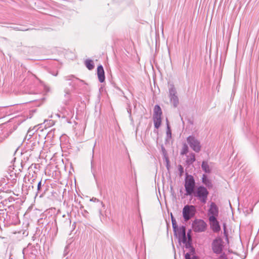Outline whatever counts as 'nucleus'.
Returning <instances> with one entry per match:
<instances>
[{
	"instance_id": "1",
	"label": "nucleus",
	"mask_w": 259,
	"mask_h": 259,
	"mask_svg": "<svg viewBox=\"0 0 259 259\" xmlns=\"http://www.w3.org/2000/svg\"><path fill=\"white\" fill-rule=\"evenodd\" d=\"M186 195H193L202 204L206 203L209 192L204 186H199L195 188V181L194 177L187 173L186 174L184 184Z\"/></svg>"
},
{
	"instance_id": "2",
	"label": "nucleus",
	"mask_w": 259,
	"mask_h": 259,
	"mask_svg": "<svg viewBox=\"0 0 259 259\" xmlns=\"http://www.w3.org/2000/svg\"><path fill=\"white\" fill-rule=\"evenodd\" d=\"M39 247L38 243L34 245L29 243L27 246L23 249L24 259H36Z\"/></svg>"
},
{
	"instance_id": "3",
	"label": "nucleus",
	"mask_w": 259,
	"mask_h": 259,
	"mask_svg": "<svg viewBox=\"0 0 259 259\" xmlns=\"http://www.w3.org/2000/svg\"><path fill=\"white\" fill-rule=\"evenodd\" d=\"M195 206L193 205H186L183 209V217L185 222H187L193 218L196 213Z\"/></svg>"
},
{
	"instance_id": "4",
	"label": "nucleus",
	"mask_w": 259,
	"mask_h": 259,
	"mask_svg": "<svg viewBox=\"0 0 259 259\" xmlns=\"http://www.w3.org/2000/svg\"><path fill=\"white\" fill-rule=\"evenodd\" d=\"M162 114V112L160 107L158 105H156L154 108L153 119L154 127L156 129H158L161 125Z\"/></svg>"
},
{
	"instance_id": "5",
	"label": "nucleus",
	"mask_w": 259,
	"mask_h": 259,
	"mask_svg": "<svg viewBox=\"0 0 259 259\" xmlns=\"http://www.w3.org/2000/svg\"><path fill=\"white\" fill-rule=\"evenodd\" d=\"M3 220L6 222V224L9 226L12 225H16L20 222L18 213L16 212H7L6 213V217H4Z\"/></svg>"
},
{
	"instance_id": "6",
	"label": "nucleus",
	"mask_w": 259,
	"mask_h": 259,
	"mask_svg": "<svg viewBox=\"0 0 259 259\" xmlns=\"http://www.w3.org/2000/svg\"><path fill=\"white\" fill-rule=\"evenodd\" d=\"M192 227L195 232H204L207 228V224L202 219H195L192 224Z\"/></svg>"
},
{
	"instance_id": "7",
	"label": "nucleus",
	"mask_w": 259,
	"mask_h": 259,
	"mask_svg": "<svg viewBox=\"0 0 259 259\" xmlns=\"http://www.w3.org/2000/svg\"><path fill=\"white\" fill-rule=\"evenodd\" d=\"M187 142L190 148L196 153L201 151V145L200 141L193 136H189L187 138Z\"/></svg>"
},
{
	"instance_id": "8",
	"label": "nucleus",
	"mask_w": 259,
	"mask_h": 259,
	"mask_svg": "<svg viewBox=\"0 0 259 259\" xmlns=\"http://www.w3.org/2000/svg\"><path fill=\"white\" fill-rule=\"evenodd\" d=\"M213 252L217 254L221 253L223 249V241L220 237H216L211 243Z\"/></svg>"
},
{
	"instance_id": "9",
	"label": "nucleus",
	"mask_w": 259,
	"mask_h": 259,
	"mask_svg": "<svg viewBox=\"0 0 259 259\" xmlns=\"http://www.w3.org/2000/svg\"><path fill=\"white\" fill-rule=\"evenodd\" d=\"M174 236L178 239V241L180 243H181L182 240L185 238L186 236V228L184 226H182L179 228L178 225L177 226L176 228H172Z\"/></svg>"
},
{
	"instance_id": "10",
	"label": "nucleus",
	"mask_w": 259,
	"mask_h": 259,
	"mask_svg": "<svg viewBox=\"0 0 259 259\" xmlns=\"http://www.w3.org/2000/svg\"><path fill=\"white\" fill-rule=\"evenodd\" d=\"M169 96L170 102L174 107L176 108L179 104V98L177 95V91L174 84H171L169 89Z\"/></svg>"
},
{
	"instance_id": "11",
	"label": "nucleus",
	"mask_w": 259,
	"mask_h": 259,
	"mask_svg": "<svg viewBox=\"0 0 259 259\" xmlns=\"http://www.w3.org/2000/svg\"><path fill=\"white\" fill-rule=\"evenodd\" d=\"M210 229L214 233H218L221 231V226L217 218L209 216L208 218Z\"/></svg>"
},
{
	"instance_id": "12",
	"label": "nucleus",
	"mask_w": 259,
	"mask_h": 259,
	"mask_svg": "<svg viewBox=\"0 0 259 259\" xmlns=\"http://www.w3.org/2000/svg\"><path fill=\"white\" fill-rule=\"evenodd\" d=\"M10 177L11 178L8 177L2 178L1 180H0V186L4 184L5 186H7L8 188L13 187L17 182L16 176H15L14 178H12L13 176L12 175H10Z\"/></svg>"
},
{
	"instance_id": "13",
	"label": "nucleus",
	"mask_w": 259,
	"mask_h": 259,
	"mask_svg": "<svg viewBox=\"0 0 259 259\" xmlns=\"http://www.w3.org/2000/svg\"><path fill=\"white\" fill-rule=\"evenodd\" d=\"M61 112L62 115H60L61 116V118L65 119L67 122L71 123L70 120L73 117L74 114L72 110L69 108L63 109Z\"/></svg>"
},
{
	"instance_id": "14",
	"label": "nucleus",
	"mask_w": 259,
	"mask_h": 259,
	"mask_svg": "<svg viewBox=\"0 0 259 259\" xmlns=\"http://www.w3.org/2000/svg\"><path fill=\"white\" fill-rule=\"evenodd\" d=\"M59 224L62 228H65L70 226L71 220L68 216L64 214L59 221Z\"/></svg>"
},
{
	"instance_id": "15",
	"label": "nucleus",
	"mask_w": 259,
	"mask_h": 259,
	"mask_svg": "<svg viewBox=\"0 0 259 259\" xmlns=\"http://www.w3.org/2000/svg\"><path fill=\"white\" fill-rule=\"evenodd\" d=\"M46 180L42 182V180H40L37 184V192L36 195H39V197H42L45 195V190H42V187L46 184Z\"/></svg>"
},
{
	"instance_id": "16",
	"label": "nucleus",
	"mask_w": 259,
	"mask_h": 259,
	"mask_svg": "<svg viewBox=\"0 0 259 259\" xmlns=\"http://www.w3.org/2000/svg\"><path fill=\"white\" fill-rule=\"evenodd\" d=\"M208 214L210 216H213L217 218L219 214V208L214 202H211L210 208L208 209Z\"/></svg>"
},
{
	"instance_id": "17",
	"label": "nucleus",
	"mask_w": 259,
	"mask_h": 259,
	"mask_svg": "<svg viewBox=\"0 0 259 259\" xmlns=\"http://www.w3.org/2000/svg\"><path fill=\"white\" fill-rule=\"evenodd\" d=\"M97 75L99 79V81L102 83L105 81V72L103 67L102 65H100L97 67Z\"/></svg>"
},
{
	"instance_id": "18",
	"label": "nucleus",
	"mask_w": 259,
	"mask_h": 259,
	"mask_svg": "<svg viewBox=\"0 0 259 259\" xmlns=\"http://www.w3.org/2000/svg\"><path fill=\"white\" fill-rule=\"evenodd\" d=\"M202 182L208 189H211L213 187V185L210 180L208 179L207 175L203 174L202 177Z\"/></svg>"
},
{
	"instance_id": "19",
	"label": "nucleus",
	"mask_w": 259,
	"mask_h": 259,
	"mask_svg": "<svg viewBox=\"0 0 259 259\" xmlns=\"http://www.w3.org/2000/svg\"><path fill=\"white\" fill-rule=\"evenodd\" d=\"M64 79L66 81H70L68 84L72 88H74L76 84L75 81L78 80V78L75 77V76L73 75H70L68 76H65Z\"/></svg>"
},
{
	"instance_id": "20",
	"label": "nucleus",
	"mask_w": 259,
	"mask_h": 259,
	"mask_svg": "<svg viewBox=\"0 0 259 259\" xmlns=\"http://www.w3.org/2000/svg\"><path fill=\"white\" fill-rule=\"evenodd\" d=\"M183 243L185 244V247L186 249H188L189 250V251L186 253H189L190 256L191 255H194L195 253V249L193 246L192 244H191L189 242Z\"/></svg>"
},
{
	"instance_id": "21",
	"label": "nucleus",
	"mask_w": 259,
	"mask_h": 259,
	"mask_svg": "<svg viewBox=\"0 0 259 259\" xmlns=\"http://www.w3.org/2000/svg\"><path fill=\"white\" fill-rule=\"evenodd\" d=\"M195 154L193 153H191L187 156L186 162L188 165H190L195 161Z\"/></svg>"
},
{
	"instance_id": "22",
	"label": "nucleus",
	"mask_w": 259,
	"mask_h": 259,
	"mask_svg": "<svg viewBox=\"0 0 259 259\" xmlns=\"http://www.w3.org/2000/svg\"><path fill=\"white\" fill-rule=\"evenodd\" d=\"M84 64L86 67L90 70H92L94 68L95 65L92 60L88 59L85 60Z\"/></svg>"
},
{
	"instance_id": "23",
	"label": "nucleus",
	"mask_w": 259,
	"mask_h": 259,
	"mask_svg": "<svg viewBox=\"0 0 259 259\" xmlns=\"http://www.w3.org/2000/svg\"><path fill=\"white\" fill-rule=\"evenodd\" d=\"M17 128V126L16 125H14L12 127H11L9 131H7L4 133L3 135L1 136L5 138V140L8 138L9 136Z\"/></svg>"
},
{
	"instance_id": "24",
	"label": "nucleus",
	"mask_w": 259,
	"mask_h": 259,
	"mask_svg": "<svg viewBox=\"0 0 259 259\" xmlns=\"http://www.w3.org/2000/svg\"><path fill=\"white\" fill-rule=\"evenodd\" d=\"M201 167L202 170L205 171L206 173H210L211 172V169L209 167V166L207 163V162L205 161H203L202 162Z\"/></svg>"
},
{
	"instance_id": "25",
	"label": "nucleus",
	"mask_w": 259,
	"mask_h": 259,
	"mask_svg": "<svg viewBox=\"0 0 259 259\" xmlns=\"http://www.w3.org/2000/svg\"><path fill=\"white\" fill-rule=\"evenodd\" d=\"M189 148L186 144H184L183 146L182 151L181 152V155H184L186 154L188 152Z\"/></svg>"
},
{
	"instance_id": "26",
	"label": "nucleus",
	"mask_w": 259,
	"mask_h": 259,
	"mask_svg": "<svg viewBox=\"0 0 259 259\" xmlns=\"http://www.w3.org/2000/svg\"><path fill=\"white\" fill-rule=\"evenodd\" d=\"M64 92H65V95H64V96L66 98V100L65 101V102H66V104H67L69 102V101L70 100V91L68 89H65L64 90Z\"/></svg>"
},
{
	"instance_id": "27",
	"label": "nucleus",
	"mask_w": 259,
	"mask_h": 259,
	"mask_svg": "<svg viewBox=\"0 0 259 259\" xmlns=\"http://www.w3.org/2000/svg\"><path fill=\"white\" fill-rule=\"evenodd\" d=\"M166 137L167 139H170L171 138V132L170 127L168 123L167 124Z\"/></svg>"
},
{
	"instance_id": "28",
	"label": "nucleus",
	"mask_w": 259,
	"mask_h": 259,
	"mask_svg": "<svg viewBox=\"0 0 259 259\" xmlns=\"http://www.w3.org/2000/svg\"><path fill=\"white\" fill-rule=\"evenodd\" d=\"M181 242L182 243H187L189 242L191 244H192V236H189V237H187L186 236H185V238H184Z\"/></svg>"
},
{
	"instance_id": "29",
	"label": "nucleus",
	"mask_w": 259,
	"mask_h": 259,
	"mask_svg": "<svg viewBox=\"0 0 259 259\" xmlns=\"http://www.w3.org/2000/svg\"><path fill=\"white\" fill-rule=\"evenodd\" d=\"M170 217H171V223H172V228H176L177 226H178L176 220L174 217L173 216L172 213H170Z\"/></svg>"
},
{
	"instance_id": "30",
	"label": "nucleus",
	"mask_w": 259,
	"mask_h": 259,
	"mask_svg": "<svg viewBox=\"0 0 259 259\" xmlns=\"http://www.w3.org/2000/svg\"><path fill=\"white\" fill-rule=\"evenodd\" d=\"M185 259H198V257L196 255H193L192 257L190 256L189 253H185Z\"/></svg>"
},
{
	"instance_id": "31",
	"label": "nucleus",
	"mask_w": 259,
	"mask_h": 259,
	"mask_svg": "<svg viewBox=\"0 0 259 259\" xmlns=\"http://www.w3.org/2000/svg\"><path fill=\"white\" fill-rule=\"evenodd\" d=\"M178 170L180 172V176H182L184 173V168L181 165H178Z\"/></svg>"
},
{
	"instance_id": "32",
	"label": "nucleus",
	"mask_w": 259,
	"mask_h": 259,
	"mask_svg": "<svg viewBox=\"0 0 259 259\" xmlns=\"http://www.w3.org/2000/svg\"><path fill=\"white\" fill-rule=\"evenodd\" d=\"M13 29L18 31H26L28 30V29L23 28L22 27H14Z\"/></svg>"
},
{
	"instance_id": "33",
	"label": "nucleus",
	"mask_w": 259,
	"mask_h": 259,
	"mask_svg": "<svg viewBox=\"0 0 259 259\" xmlns=\"http://www.w3.org/2000/svg\"><path fill=\"white\" fill-rule=\"evenodd\" d=\"M163 159L165 160L166 164H168L170 163L169 158L167 156V154L164 153V156H163Z\"/></svg>"
},
{
	"instance_id": "34",
	"label": "nucleus",
	"mask_w": 259,
	"mask_h": 259,
	"mask_svg": "<svg viewBox=\"0 0 259 259\" xmlns=\"http://www.w3.org/2000/svg\"><path fill=\"white\" fill-rule=\"evenodd\" d=\"M5 212L4 210H0V221H3L4 218Z\"/></svg>"
},
{
	"instance_id": "35",
	"label": "nucleus",
	"mask_w": 259,
	"mask_h": 259,
	"mask_svg": "<svg viewBox=\"0 0 259 259\" xmlns=\"http://www.w3.org/2000/svg\"><path fill=\"white\" fill-rule=\"evenodd\" d=\"M128 107L127 108V111L128 113L129 114V116L130 117H132V107L130 105H128Z\"/></svg>"
},
{
	"instance_id": "36",
	"label": "nucleus",
	"mask_w": 259,
	"mask_h": 259,
	"mask_svg": "<svg viewBox=\"0 0 259 259\" xmlns=\"http://www.w3.org/2000/svg\"><path fill=\"white\" fill-rule=\"evenodd\" d=\"M68 249H69V246H68V245H67L65 247V249H64V256H66L68 254Z\"/></svg>"
},
{
	"instance_id": "37",
	"label": "nucleus",
	"mask_w": 259,
	"mask_h": 259,
	"mask_svg": "<svg viewBox=\"0 0 259 259\" xmlns=\"http://www.w3.org/2000/svg\"><path fill=\"white\" fill-rule=\"evenodd\" d=\"M48 186L46 185L45 184L44 185V186L42 187V190H45V194H46V192L48 190Z\"/></svg>"
},
{
	"instance_id": "38",
	"label": "nucleus",
	"mask_w": 259,
	"mask_h": 259,
	"mask_svg": "<svg viewBox=\"0 0 259 259\" xmlns=\"http://www.w3.org/2000/svg\"><path fill=\"white\" fill-rule=\"evenodd\" d=\"M189 236H191V230H189L186 234V237H189Z\"/></svg>"
},
{
	"instance_id": "39",
	"label": "nucleus",
	"mask_w": 259,
	"mask_h": 259,
	"mask_svg": "<svg viewBox=\"0 0 259 259\" xmlns=\"http://www.w3.org/2000/svg\"><path fill=\"white\" fill-rule=\"evenodd\" d=\"M224 235L227 238L228 237V231L227 230H223Z\"/></svg>"
},
{
	"instance_id": "40",
	"label": "nucleus",
	"mask_w": 259,
	"mask_h": 259,
	"mask_svg": "<svg viewBox=\"0 0 259 259\" xmlns=\"http://www.w3.org/2000/svg\"><path fill=\"white\" fill-rule=\"evenodd\" d=\"M161 149H162V152H163V155L164 156V153L167 154L165 148H164V147L162 146Z\"/></svg>"
},
{
	"instance_id": "41",
	"label": "nucleus",
	"mask_w": 259,
	"mask_h": 259,
	"mask_svg": "<svg viewBox=\"0 0 259 259\" xmlns=\"http://www.w3.org/2000/svg\"><path fill=\"white\" fill-rule=\"evenodd\" d=\"M5 140V138L1 137L0 135V143H2Z\"/></svg>"
},
{
	"instance_id": "42",
	"label": "nucleus",
	"mask_w": 259,
	"mask_h": 259,
	"mask_svg": "<svg viewBox=\"0 0 259 259\" xmlns=\"http://www.w3.org/2000/svg\"><path fill=\"white\" fill-rule=\"evenodd\" d=\"M170 166V163H168V164H166V168H167V169L168 170H169Z\"/></svg>"
},
{
	"instance_id": "43",
	"label": "nucleus",
	"mask_w": 259,
	"mask_h": 259,
	"mask_svg": "<svg viewBox=\"0 0 259 259\" xmlns=\"http://www.w3.org/2000/svg\"><path fill=\"white\" fill-rule=\"evenodd\" d=\"M227 230V225H226V223H224L223 224V230Z\"/></svg>"
},
{
	"instance_id": "44",
	"label": "nucleus",
	"mask_w": 259,
	"mask_h": 259,
	"mask_svg": "<svg viewBox=\"0 0 259 259\" xmlns=\"http://www.w3.org/2000/svg\"><path fill=\"white\" fill-rule=\"evenodd\" d=\"M60 114L62 115V112H61V111L59 113H57V115L59 117L61 118V116H60Z\"/></svg>"
},
{
	"instance_id": "45",
	"label": "nucleus",
	"mask_w": 259,
	"mask_h": 259,
	"mask_svg": "<svg viewBox=\"0 0 259 259\" xmlns=\"http://www.w3.org/2000/svg\"><path fill=\"white\" fill-rule=\"evenodd\" d=\"M30 187H31L32 188H33V185H31V186H29L28 188L30 189Z\"/></svg>"
},
{
	"instance_id": "46",
	"label": "nucleus",
	"mask_w": 259,
	"mask_h": 259,
	"mask_svg": "<svg viewBox=\"0 0 259 259\" xmlns=\"http://www.w3.org/2000/svg\"><path fill=\"white\" fill-rule=\"evenodd\" d=\"M101 204H102V206H103V207H104V206H105V205H104V204L103 203V202H102V201H101Z\"/></svg>"
},
{
	"instance_id": "47",
	"label": "nucleus",
	"mask_w": 259,
	"mask_h": 259,
	"mask_svg": "<svg viewBox=\"0 0 259 259\" xmlns=\"http://www.w3.org/2000/svg\"><path fill=\"white\" fill-rule=\"evenodd\" d=\"M55 226H57V221H56V220H55Z\"/></svg>"
},
{
	"instance_id": "48",
	"label": "nucleus",
	"mask_w": 259,
	"mask_h": 259,
	"mask_svg": "<svg viewBox=\"0 0 259 259\" xmlns=\"http://www.w3.org/2000/svg\"><path fill=\"white\" fill-rule=\"evenodd\" d=\"M83 206L82 204H80V208H83Z\"/></svg>"
},
{
	"instance_id": "49",
	"label": "nucleus",
	"mask_w": 259,
	"mask_h": 259,
	"mask_svg": "<svg viewBox=\"0 0 259 259\" xmlns=\"http://www.w3.org/2000/svg\"><path fill=\"white\" fill-rule=\"evenodd\" d=\"M36 166H37V164H34V168H36Z\"/></svg>"
},
{
	"instance_id": "50",
	"label": "nucleus",
	"mask_w": 259,
	"mask_h": 259,
	"mask_svg": "<svg viewBox=\"0 0 259 259\" xmlns=\"http://www.w3.org/2000/svg\"><path fill=\"white\" fill-rule=\"evenodd\" d=\"M35 179H33V180H32V182H34V181H35Z\"/></svg>"
},
{
	"instance_id": "51",
	"label": "nucleus",
	"mask_w": 259,
	"mask_h": 259,
	"mask_svg": "<svg viewBox=\"0 0 259 259\" xmlns=\"http://www.w3.org/2000/svg\"><path fill=\"white\" fill-rule=\"evenodd\" d=\"M223 259H228V258L227 257H225V258H224Z\"/></svg>"
}]
</instances>
